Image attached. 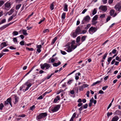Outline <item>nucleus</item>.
Wrapping results in <instances>:
<instances>
[{
    "mask_svg": "<svg viewBox=\"0 0 121 121\" xmlns=\"http://www.w3.org/2000/svg\"><path fill=\"white\" fill-rule=\"evenodd\" d=\"M31 83H29L28 84V82H27L25 83V84L24 85L20 87V90H22V89L24 88L26 86H27L26 89H23V91L24 92H25V91L27 90L28 89L29 87L31 86Z\"/></svg>",
    "mask_w": 121,
    "mask_h": 121,
    "instance_id": "1",
    "label": "nucleus"
},
{
    "mask_svg": "<svg viewBox=\"0 0 121 121\" xmlns=\"http://www.w3.org/2000/svg\"><path fill=\"white\" fill-rule=\"evenodd\" d=\"M40 66L41 69L43 70L45 68L46 69H48L50 67V65L49 64L47 63H45L43 64H41L40 65Z\"/></svg>",
    "mask_w": 121,
    "mask_h": 121,
    "instance_id": "2",
    "label": "nucleus"
},
{
    "mask_svg": "<svg viewBox=\"0 0 121 121\" xmlns=\"http://www.w3.org/2000/svg\"><path fill=\"white\" fill-rule=\"evenodd\" d=\"M90 19V18L88 15H87L84 17L83 20L82 21V24H85L88 22Z\"/></svg>",
    "mask_w": 121,
    "mask_h": 121,
    "instance_id": "3",
    "label": "nucleus"
},
{
    "mask_svg": "<svg viewBox=\"0 0 121 121\" xmlns=\"http://www.w3.org/2000/svg\"><path fill=\"white\" fill-rule=\"evenodd\" d=\"M47 115V113L46 112L41 113L37 116L36 119L37 120H40L45 117Z\"/></svg>",
    "mask_w": 121,
    "mask_h": 121,
    "instance_id": "4",
    "label": "nucleus"
},
{
    "mask_svg": "<svg viewBox=\"0 0 121 121\" xmlns=\"http://www.w3.org/2000/svg\"><path fill=\"white\" fill-rule=\"evenodd\" d=\"M97 30V29L96 27L92 26L90 28L88 31L90 34H92L95 32Z\"/></svg>",
    "mask_w": 121,
    "mask_h": 121,
    "instance_id": "5",
    "label": "nucleus"
},
{
    "mask_svg": "<svg viewBox=\"0 0 121 121\" xmlns=\"http://www.w3.org/2000/svg\"><path fill=\"white\" fill-rule=\"evenodd\" d=\"M70 43H68L65 46H67V47L65 48V50L68 52H70L72 51L71 47L69 46Z\"/></svg>",
    "mask_w": 121,
    "mask_h": 121,
    "instance_id": "6",
    "label": "nucleus"
},
{
    "mask_svg": "<svg viewBox=\"0 0 121 121\" xmlns=\"http://www.w3.org/2000/svg\"><path fill=\"white\" fill-rule=\"evenodd\" d=\"M5 6V9L8 10L11 8V4L10 3L7 2L4 4Z\"/></svg>",
    "mask_w": 121,
    "mask_h": 121,
    "instance_id": "7",
    "label": "nucleus"
},
{
    "mask_svg": "<svg viewBox=\"0 0 121 121\" xmlns=\"http://www.w3.org/2000/svg\"><path fill=\"white\" fill-rule=\"evenodd\" d=\"M60 107V105H57L51 111L53 112H54L57 111Z\"/></svg>",
    "mask_w": 121,
    "mask_h": 121,
    "instance_id": "8",
    "label": "nucleus"
},
{
    "mask_svg": "<svg viewBox=\"0 0 121 121\" xmlns=\"http://www.w3.org/2000/svg\"><path fill=\"white\" fill-rule=\"evenodd\" d=\"M11 98H9L7 99V100L6 101H5L4 102V105L5 106L7 104H9L10 105H11V106L12 107V104L11 103Z\"/></svg>",
    "mask_w": 121,
    "mask_h": 121,
    "instance_id": "9",
    "label": "nucleus"
},
{
    "mask_svg": "<svg viewBox=\"0 0 121 121\" xmlns=\"http://www.w3.org/2000/svg\"><path fill=\"white\" fill-rule=\"evenodd\" d=\"M101 9V10L104 12H106L107 10V7L106 5L101 6L99 8V9Z\"/></svg>",
    "mask_w": 121,
    "mask_h": 121,
    "instance_id": "10",
    "label": "nucleus"
},
{
    "mask_svg": "<svg viewBox=\"0 0 121 121\" xmlns=\"http://www.w3.org/2000/svg\"><path fill=\"white\" fill-rule=\"evenodd\" d=\"M115 9L116 10L118 11H120V10L121 9V6L120 3H118L116 4L115 7Z\"/></svg>",
    "mask_w": 121,
    "mask_h": 121,
    "instance_id": "11",
    "label": "nucleus"
},
{
    "mask_svg": "<svg viewBox=\"0 0 121 121\" xmlns=\"http://www.w3.org/2000/svg\"><path fill=\"white\" fill-rule=\"evenodd\" d=\"M81 30L80 27H78L76 29L75 32L78 34L81 33Z\"/></svg>",
    "mask_w": 121,
    "mask_h": 121,
    "instance_id": "12",
    "label": "nucleus"
},
{
    "mask_svg": "<svg viewBox=\"0 0 121 121\" xmlns=\"http://www.w3.org/2000/svg\"><path fill=\"white\" fill-rule=\"evenodd\" d=\"M119 119V117L117 116H115L112 118L111 121H117Z\"/></svg>",
    "mask_w": 121,
    "mask_h": 121,
    "instance_id": "13",
    "label": "nucleus"
},
{
    "mask_svg": "<svg viewBox=\"0 0 121 121\" xmlns=\"http://www.w3.org/2000/svg\"><path fill=\"white\" fill-rule=\"evenodd\" d=\"M77 34H78L76 32H72L71 35L73 38H75L76 37Z\"/></svg>",
    "mask_w": 121,
    "mask_h": 121,
    "instance_id": "14",
    "label": "nucleus"
},
{
    "mask_svg": "<svg viewBox=\"0 0 121 121\" xmlns=\"http://www.w3.org/2000/svg\"><path fill=\"white\" fill-rule=\"evenodd\" d=\"M63 10L64 11L66 12L68 10V5L66 4H65L64 5Z\"/></svg>",
    "mask_w": 121,
    "mask_h": 121,
    "instance_id": "15",
    "label": "nucleus"
},
{
    "mask_svg": "<svg viewBox=\"0 0 121 121\" xmlns=\"http://www.w3.org/2000/svg\"><path fill=\"white\" fill-rule=\"evenodd\" d=\"M61 62L60 61H59L57 63H53V65L54 66L57 67L61 64Z\"/></svg>",
    "mask_w": 121,
    "mask_h": 121,
    "instance_id": "16",
    "label": "nucleus"
},
{
    "mask_svg": "<svg viewBox=\"0 0 121 121\" xmlns=\"http://www.w3.org/2000/svg\"><path fill=\"white\" fill-rule=\"evenodd\" d=\"M57 38L56 37L54 38L52 42L51 43L52 45H53L54 44L57 39Z\"/></svg>",
    "mask_w": 121,
    "mask_h": 121,
    "instance_id": "17",
    "label": "nucleus"
},
{
    "mask_svg": "<svg viewBox=\"0 0 121 121\" xmlns=\"http://www.w3.org/2000/svg\"><path fill=\"white\" fill-rule=\"evenodd\" d=\"M14 11V9H12L8 13V15H11L12 14L13 12Z\"/></svg>",
    "mask_w": 121,
    "mask_h": 121,
    "instance_id": "18",
    "label": "nucleus"
},
{
    "mask_svg": "<svg viewBox=\"0 0 121 121\" xmlns=\"http://www.w3.org/2000/svg\"><path fill=\"white\" fill-rule=\"evenodd\" d=\"M101 81H97L95 82L92 85V86H94L95 85L97 84H99L101 82Z\"/></svg>",
    "mask_w": 121,
    "mask_h": 121,
    "instance_id": "19",
    "label": "nucleus"
},
{
    "mask_svg": "<svg viewBox=\"0 0 121 121\" xmlns=\"http://www.w3.org/2000/svg\"><path fill=\"white\" fill-rule=\"evenodd\" d=\"M115 11L114 10H113L112 9L111 10L110 12V15L111 16H113V14L114 13Z\"/></svg>",
    "mask_w": 121,
    "mask_h": 121,
    "instance_id": "20",
    "label": "nucleus"
},
{
    "mask_svg": "<svg viewBox=\"0 0 121 121\" xmlns=\"http://www.w3.org/2000/svg\"><path fill=\"white\" fill-rule=\"evenodd\" d=\"M15 99V101L14 102V104H16L18 101V97L16 96H15L14 97Z\"/></svg>",
    "mask_w": 121,
    "mask_h": 121,
    "instance_id": "21",
    "label": "nucleus"
},
{
    "mask_svg": "<svg viewBox=\"0 0 121 121\" xmlns=\"http://www.w3.org/2000/svg\"><path fill=\"white\" fill-rule=\"evenodd\" d=\"M26 30H22V32H23V34L25 35H27L28 34L26 32Z\"/></svg>",
    "mask_w": 121,
    "mask_h": 121,
    "instance_id": "22",
    "label": "nucleus"
},
{
    "mask_svg": "<svg viewBox=\"0 0 121 121\" xmlns=\"http://www.w3.org/2000/svg\"><path fill=\"white\" fill-rule=\"evenodd\" d=\"M16 15H14L11 16L8 19V21L9 22L11 21V20H12V19L13 18V17L15 16Z\"/></svg>",
    "mask_w": 121,
    "mask_h": 121,
    "instance_id": "23",
    "label": "nucleus"
},
{
    "mask_svg": "<svg viewBox=\"0 0 121 121\" xmlns=\"http://www.w3.org/2000/svg\"><path fill=\"white\" fill-rule=\"evenodd\" d=\"M12 34L13 36L16 35L18 34V32L16 31H15L13 32Z\"/></svg>",
    "mask_w": 121,
    "mask_h": 121,
    "instance_id": "24",
    "label": "nucleus"
},
{
    "mask_svg": "<svg viewBox=\"0 0 121 121\" xmlns=\"http://www.w3.org/2000/svg\"><path fill=\"white\" fill-rule=\"evenodd\" d=\"M21 4H19L16 5V9L18 10V9L21 7Z\"/></svg>",
    "mask_w": 121,
    "mask_h": 121,
    "instance_id": "25",
    "label": "nucleus"
},
{
    "mask_svg": "<svg viewBox=\"0 0 121 121\" xmlns=\"http://www.w3.org/2000/svg\"><path fill=\"white\" fill-rule=\"evenodd\" d=\"M66 13H63L61 15V18L63 19H65Z\"/></svg>",
    "mask_w": 121,
    "mask_h": 121,
    "instance_id": "26",
    "label": "nucleus"
},
{
    "mask_svg": "<svg viewBox=\"0 0 121 121\" xmlns=\"http://www.w3.org/2000/svg\"><path fill=\"white\" fill-rule=\"evenodd\" d=\"M77 47V45H71V47L72 48V50L74 49H75Z\"/></svg>",
    "mask_w": 121,
    "mask_h": 121,
    "instance_id": "27",
    "label": "nucleus"
},
{
    "mask_svg": "<svg viewBox=\"0 0 121 121\" xmlns=\"http://www.w3.org/2000/svg\"><path fill=\"white\" fill-rule=\"evenodd\" d=\"M98 16L97 15H95L94 17L93 18L92 20L96 21L97 20L98 18Z\"/></svg>",
    "mask_w": 121,
    "mask_h": 121,
    "instance_id": "28",
    "label": "nucleus"
},
{
    "mask_svg": "<svg viewBox=\"0 0 121 121\" xmlns=\"http://www.w3.org/2000/svg\"><path fill=\"white\" fill-rule=\"evenodd\" d=\"M97 11L95 8L94 9L92 13V15H95L97 13Z\"/></svg>",
    "mask_w": 121,
    "mask_h": 121,
    "instance_id": "29",
    "label": "nucleus"
},
{
    "mask_svg": "<svg viewBox=\"0 0 121 121\" xmlns=\"http://www.w3.org/2000/svg\"><path fill=\"white\" fill-rule=\"evenodd\" d=\"M78 88L80 91H82L84 90V89L82 86H79Z\"/></svg>",
    "mask_w": 121,
    "mask_h": 121,
    "instance_id": "30",
    "label": "nucleus"
},
{
    "mask_svg": "<svg viewBox=\"0 0 121 121\" xmlns=\"http://www.w3.org/2000/svg\"><path fill=\"white\" fill-rule=\"evenodd\" d=\"M86 37V36H84L82 38L81 40L82 42H83L85 40Z\"/></svg>",
    "mask_w": 121,
    "mask_h": 121,
    "instance_id": "31",
    "label": "nucleus"
},
{
    "mask_svg": "<svg viewBox=\"0 0 121 121\" xmlns=\"http://www.w3.org/2000/svg\"><path fill=\"white\" fill-rule=\"evenodd\" d=\"M35 108V105H33L32 106L30 107V109L32 111H33L34 109Z\"/></svg>",
    "mask_w": 121,
    "mask_h": 121,
    "instance_id": "32",
    "label": "nucleus"
},
{
    "mask_svg": "<svg viewBox=\"0 0 121 121\" xmlns=\"http://www.w3.org/2000/svg\"><path fill=\"white\" fill-rule=\"evenodd\" d=\"M1 45H2L4 47L7 46V45L5 42L2 43L1 44Z\"/></svg>",
    "mask_w": 121,
    "mask_h": 121,
    "instance_id": "33",
    "label": "nucleus"
},
{
    "mask_svg": "<svg viewBox=\"0 0 121 121\" xmlns=\"http://www.w3.org/2000/svg\"><path fill=\"white\" fill-rule=\"evenodd\" d=\"M96 21L94 20H92V24L93 25H95L97 23V21Z\"/></svg>",
    "mask_w": 121,
    "mask_h": 121,
    "instance_id": "34",
    "label": "nucleus"
},
{
    "mask_svg": "<svg viewBox=\"0 0 121 121\" xmlns=\"http://www.w3.org/2000/svg\"><path fill=\"white\" fill-rule=\"evenodd\" d=\"M91 26V25L90 24H88L86 26L85 28L86 29H87Z\"/></svg>",
    "mask_w": 121,
    "mask_h": 121,
    "instance_id": "35",
    "label": "nucleus"
},
{
    "mask_svg": "<svg viewBox=\"0 0 121 121\" xmlns=\"http://www.w3.org/2000/svg\"><path fill=\"white\" fill-rule=\"evenodd\" d=\"M4 3V1L3 0L0 1V6H1Z\"/></svg>",
    "mask_w": 121,
    "mask_h": 121,
    "instance_id": "36",
    "label": "nucleus"
},
{
    "mask_svg": "<svg viewBox=\"0 0 121 121\" xmlns=\"http://www.w3.org/2000/svg\"><path fill=\"white\" fill-rule=\"evenodd\" d=\"M82 86H83V88L84 89L85 88H86L88 87L89 86V85L86 84H83L82 85Z\"/></svg>",
    "mask_w": 121,
    "mask_h": 121,
    "instance_id": "37",
    "label": "nucleus"
},
{
    "mask_svg": "<svg viewBox=\"0 0 121 121\" xmlns=\"http://www.w3.org/2000/svg\"><path fill=\"white\" fill-rule=\"evenodd\" d=\"M54 5L53 3H52L51 5L50 6V9H51L52 10H53L54 9Z\"/></svg>",
    "mask_w": 121,
    "mask_h": 121,
    "instance_id": "38",
    "label": "nucleus"
},
{
    "mask_svg": "<svg viewBox=\"0 0 121 121\" xmlns=\"http://www.w3.org/2000/svg\"><path fill=\"white\" fill-rule=\"evenodd\" d=\"M49 29H46L43 31V32L44 33L46 32H49Z\"/></svg>",
    "mask_w": 121,
    "mask_h": 121,
    "instance_id": "39",
    "label": "nucleus"
},
{
    "mask_svg": "<svg viewBox=\"0 0 121 121\" xmlns=\"http://www.w3.org/2000/svg\"><path fill=\"white\" fill-rule=\"evenodd\" d=\"M116 59L117 60H118L119 61H121V59L118 56H117L116 58Z\"/></svg>",
    "mask_w": 121,
    "mask_h": 121,
    "instance_id": "40",
    "label": "nucleus"
},
{
    "mask_svg": "<svg viewBox=\"0 0 121 121\" xmlns=\"http://www.w3.org/2000/svg\"><path fill=\"white\" fill-rule=\"evenodd\" d=\"M4 107V105L2 103H1L0 104V109L1 110L3 108V107Z\"/></svg>",
    "mask_w": 121,
    "mask_h": 121,
    "instance_id": "41",
    "label": "nucleus"
},
{
    "mask_svg": "<svg viewBox=\"0 0 121 121\" xmlns=\"http://www.w3.org/2000/svg\"><path fill=\"white\" fill-rule=\"evenodd\" d=\"M88 106V104H86L85 105H83V108L85 109H86L87 108Z\"/></svg>",
    "mask_w": 121,
    "mask_h": 121,
    "instance_id": "42",
    "label": "nucleus"
},
{
    "mask_svg": "<svg viewBox=\"0 0 121 121\" xmlns=\"http://www.w3.org/2000/svg\"><path fill=\"white\" fill-rule=\"evenodd\" d=\"M112 58L111 57H109L108 59V62H109V63H110V61L111 60Z\"/></svg>",
    "mask_w": 121,
    "mask_h": 121,
    "instance_id": "43",
    "label": "nucleus"
},
{
    "mask_svg": "<svg viewBox=\"0 0 121 121\" xmlns=\"http://www.w3.org/2000/svg\"><path fill=\"white\" fill-rule=\"evenodd\" d=\"M26 49L27 50H28L30 51H33L34 50V49L32 48H30L28 47L26 48Z\"/></svg>",
    "mask_w": 121,
    "mask_h": 121,
    "instance_id": "44",
    "label": "nucleus"
},
{
    "mask_svg": "<svg viewBox=\"0 0 121 121\" xmlns=\"http://www.w3.org/2000/svg\"><path fill=\"white\" fill-rule=\"evenodd\" d=\"M52 90H51L50 91H46V92H45L43 94V96H44L46 94H47V93H50V92H51V91H52Z\"/></svg>",
    "mask_w": 121,
    "mask_h": 121,
    "instance_id": "45",
    "label": "nucleus"
},
{
    "mask_svg": "<svg viewBox=\"0 0 121 121\" xmlns=\"http://www.w3.org/2000/svg\"><path fill=\"white\" fill-rule=\"evenodd\" d=\"M108 54V53H106L104 55V56L103 57V59H105V58L106 57L107 55Z\"/></svg>",
    "mask_w": 121,
    "mask_h": 121,
    "instance_id": "46",
    "label": "nucleus"
},
{
    "mask_svg": "<svg viewBox=\"0 0 121 121\" xmlns=\"http://www.w3.org/2000/svg\"><path fill=\"white\" fill-rule=\"evenodd\" d=\"M60 52L63 55H65L66 54V53L65 51H63L61 50Z\"/></svg>",
    "mask_w": 121,
    "mask_h": 121,
    "instance_id": "47",
    "label": "nucleus"
},
{
    "mask_svg": "<svg viewBox=\"0 0 121 121\" xmlns=\"http://www.w3.org/2000/svg\"><path fill=\"white\" fill-rule=\"evenodd\" d=\"M20 44L21 45H24V41H22L20 42Z\"/></svg>",
    "mask_w": 121,
    "mask_h": 121,
    "instance_id": "48",
    "label": "nucleus"
},
{
    "mask_svg": "<svg viewBox=\"0 0 121 121\" xmlns=\"http://www.w3.org/2000/svg\"><path fill=\"white\" fill-rule=\"evenodd\" d=\"M80 37L79 36L77 37L76 40V42H78L80 41Z\"/></svg>",
    "mask_w": 121,
    "mask_h": 121,
    "instance_id": "49",
    "label": "nucleus"
},
{
    "mask_svg": "<svg viewBox=\"0 0 121 121\" xmlns=\"http://www.w3.org/2000/svg\"><path fill=\"white\" fill-rule=\"evenodd\" d=\"M105 14H103L102 15H101L100 16V17L101 18H103L105 17Z\"/></svg>",
    "mask_w": 121,
    "mask_h": 121,
    "instance_id": "50",
    "label": "nucleus"
},
{
    "mask_svg": "<svg viewBox=\"0 0 121 121\" xmlns=\"http://www.w3.org/2000/svg\"><path fill=\"white\" fill-rule=\"evenodd\" d=\"M108 87V86H105L103 87L102 88V89L103 90H105Z\"/></svg>",
    "mask_w": 121,
    "mask_h": 121,
    "instance_id": "51",
    "label": "nucleus"
},
{
    "mask_svg": "<svg viewBox=\"0 0 121 121\" xmlns=\"http://www.w3.org/2000/svg\"><path fill=\"white\" fill-rule=\"evenodd\" d=\"M111 17L110 16H108V17L106 19V22H108L109 20L111 18Z\"/></svg>",
    "mask_w": 121,
    "mask_h": 121,
    "instance_id": "52",
    "label": "nucleus"
},
{
    "mask_svg": "<svg viewBox=\"0 0 121 121\" xmlns=\"http://www.w3.org/2000/svg\"><path fill=\"white\" fill-rule=\"evenodd\" d=\"M42 47V46L41 45H37V48L40 49Z\"/></svg>",
    "mask_w": 121,
    "mask_h": 121,
    "instance_id": "53",
    "label": "nucleus"
},
{
    "mask_svg": "<svg viewBox=\"0 0 121 121\" xmlns=\"http://www.w3.org/2000/svg\"><path fill=\"white\" fill-rule=\"evenodd\" d=\"M112 112L109 113V112H108L107 113V116L108 117H109L110 115H112Z\"/></svg>",
    "mask_w": 121,
    "mask_h": 121,
    "instance_id": "54",
    "label": "nucleus"
},
{
    "mask_svg": "<svg viewBox=\"0 0 121 121\" xmlns=\"http://www.w3.org/2000/svg\"><path fill=\"white\" fill-rule=\"evenodd\" d=\"M117 50L115 49H114L112 51V53L114 54H115L117 52Z\"/></svg>",
    "mask_w": 121,
    "mask_h": 121,
    "instance_id": "55",
    "label": "nucleus"
},
{
    "mask_svg": "<svg viewBox=\"0 0 121 121\" xmlns=\"http://www.w3.org/2000/svg\"><path fill=\"white\" fill-rule=\"evenodd\" d=\"M76 115V113L75 112L73 114L71 118H72L73 119V118L75 117Z\"/></svg>",
    "mask_w": 121,
    "mask_h": 121,
    "instance_id": "56",
    "label": "nucleus"
},
{
    "mask_svg": "<svg viewBox=\"0 0 121 121\" xmlns=\"http://www.w3.org/2000/svg\"><path fill=\"white\" fill-rule=\"evenodd\" d=\"M8 26V24H6L5 25H4L2 27H1V28H3V29L7 27Z\"/></svg>",
    "mask_w": 121,
    "mask_h": 121,
    "instance_id": "57",
    "label": "nucleus"
},
{
    "mask_svg": "<svg viewBox=\"0 0 121 121\" xmlns=\"http://www.w3.org/2000/svg\"><path fill=\"white\" fill-rule=\"evenodd\" d=\"M45 20V18H44L43 19V20H41L38 23L39 24H41V23H42V22H43Z\"/></svg>",
    "mask_w": 121,
    "mask_h": 121,
    "instance_id": "58",
    "label": "nucleus"
},
{
    "mask_svg": "<svg viewBox=\"0 0 121 121\" xmlns=\"http://www.w3.org/2000/svg\"><path fill=\"white\" fill-rule=\"evenodd\" d=\"M9 48L10 49L12 50L16 49V48H14L12 46L9 47Z\"/></svg>",
    "mask_w": 121,
    "mask_h": 121,
    "instance_id": "59",
    "label": "nucleus"
},
{
    "mask_svg": "<svg viewBox=\"0 0 121 121\" xmlns=\"http://www.w3.org/2000/svg\"><path fill=\"white\" fill-rule=\"evenodd\" d=\"M43 97L42 95H41L37 99H43Z\"/></svg>",
    "mask_w": 121,
    "mask_h": 121,
    "instance_id": "60",
    "label": "nucleus"
},
{
    "mask_svg": "<svg viewBox=\"0 0 121 121\" xmlns=\"http://www.w3.org/2000/svg\"><path fill=\"white\" fill-rule=\"evenodd\" d=\"M9 50L8 49H4V50H3L2 51V52H9Z\"/></svg>",
    "mask_w": 121,
    "mask_h": 121,
    "instance_id": "61",
    "label": "nucleus"
},
{
    "mask_svg": "<svg viewBox=\"0 0 121 121\" xmlns=\"http://www.w3.org/2000/svg\"><path fill=\"white\" fill-rule=\"evenodd\" d=\"M25 116V115L24 114H22V115H19L18 116L19 117H24Z\"/></svg>",
    "mask_w": 121,
    "mask_h": 121,
    "instance_id": "62",
    "label": "nucleus"
},
{
    "mask_svg": "<svg viewBox=\"0 0 121 121\" xmlns=\"http://www.w3.org/2000/svg\"><path fill=\"white\" fill-rule=\"evenodd\" d=\"M113 1V0H109L108 3L109 4H112Z\"/></svg>",
    "mask_w": 121,
    "mask_h": 121,
    "instance_id": "63",
    "label": "nucleus"
},
{
    "mask_svg": "<svg viewBox=\"0 0 121 121\" xmlns=\"http://www.w3.org/2000/svg\"><path fill=\"white\" fill-rule=\"evenodd\" d=\"M87 9H84L82 11V14H84L86 11Z\"/></svg>",
    "mask_w": 121,
    "mask_h": 121,
    "instance_id": "64",
    "label": "nucleus"
}]
</instances>
